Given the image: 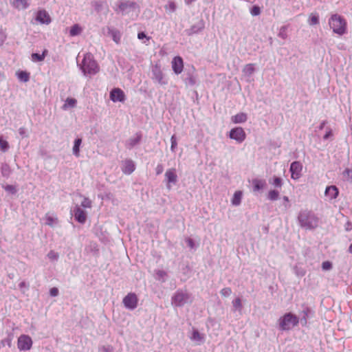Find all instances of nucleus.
<instances>
[{"label": "nucleus", "instance_id": "nucleus-39", "mask_svg": "<svg viewBox=\"0 0 352 352\" xmlns=\"http://www.w3.org/2000/svg\"><path fill=\"white\" fill-rule=\"evenodd\" d=\"M104 6H107V4L104 1H96L94 4V8L98 12H101Z\"/></svg>", "mask_w": 352, "mask_h": 352}, {"label": "nucleus", "instance_id": "nucleus-6", "mask_svg": "<svg viewBox=\"0 0 352 352\" xmlns=\"http://www.w3.org/2000/svg\"><path fill=\"white\" fill-rule=\"evenodd\" d=\"M279 322L282 330H289L298 323V319L291 314H287L280 318Z\"/></svg>", "mask_w": 352, "mask_h": 352}, {"label": "nucleus", "instance_id": "nucleus-25", "mask_svg": "<svg viewBox=\"0 0 352 352\" xmlns=\"http://www.w3.org/2000/svg\"><path fill=\"white\" fill-rule=\"evenodd\" d=\"M12 3L17 9H25L28 6L27 0H13Z\"/></svg>", "mask_w": 352, "mask_h": 352}, {"label": "nucleus", "instance_id": "nucleus-22", "mask_svg": "<svg viewBox=\"0 0 352 352\" xmlns=\"http://www.w3.org/2000/svg\"><path fill=\"white\" fill-rule=\"evenodd\" d=\"M255 71V65L253 63H249L245 65L243 69V74L244 76L250 77Z\"/></svg>", "mask_w": 352, "mask_h": 352}, {"label": "nucleus", "instance_id": "nucleus-27", "mask_svg": "<svg viewBox=\"0 0 352 352\" xmlns=\"http://www.w3.org/2000/svg\"><path fill=\"white\" fill-rule=\"evenodd\" d=\"M82 29L78 24H74L71 27L69 34L71 36H75L80 34Z\"/></svg>", "mask_w": 352, "mask_h": 352}, {"label": "nucleus", "instance_id": "nucleus-34", "mask_svg": "<svg viewBox=\"0 0 352 352\" xmlns=\"http://www.w3.org/2000/svg\"><path fill=\"white\" fill-rule=\"evenodd\" d=\"M242 197V192L241 191H236L233 196L232 203L234 205H239L241 202V199Z\"/></svg>", "mask_w": 352, "mask_h": 352}, {"label": "nucleus", "instance_id": "nucleus-28", "mask_svg": "<svg viewBox=\"0 0 352 352\" xmlns=\"http://www.w3.org/2000/svg\"><path fill=\"white\" fill-rule=\"evenodd\" d=\"M309 25H316L319 23V16L317 13H311L308 21Z\"/></svg>", "mask_w": 352, "mask_h": 352}, {"label": "nucleus", "instance_id": "nucleus-4", "mask_svg": "<svg viewBox=\"0 0 352 352\" xmlns=\"http://www.w3.org/2000/svg\"><path fill=\"white\" fill-rule=\"evenodd\" d=\"M300 226L306 229L314 228L318 225V219L309 211H302L298 216Z\"/></svg>", "mask_w": 352, "mask_h": 352}, {"label": "nucleus", "instance_id": "nucleus-13", "mask_svg": "<svg viewBox=\"0 0 352 352\" xmlns=\"http://www.w3.org/2000/svg\"><path fill=\"white\" fill-rule=\"evenodd\" d=\"M172 68L173 72L176 74H181L183 71L184 68V62L183 59L180 56H175L173 58L172 62Z\"/></svg>", "mask_w": 352, "mask_h": 352}, {"label": "nucleus", "instance_id": "nucleus-29", "mask_svg": "<svg viewBox=\"0 0 352 352\" xmlns=\"http://www.w3.org/2000/svg\"><path fill=\"white\" fill-rule=\"evenodd\" d=\"M10 148L9 144L3 136H0V151L5 153L8 151Z\"/></svg>", "mask_w": 352, "mask_h": 352}, {"label": "nucleus", "instance_id": "nucleus-9", "mask_svg": "<svg viewBox=\"0 0 352 352\" xmlns=\"http://www.w3.org/2000/svg\"><path fill=\"white\" fill-rule=\"evenodd\" d=\"M32 338L27 335H21L19 337L17 341V346L20 351H28L32 346Z\"/></svg>", "mask_w": 352, "mask_h": 352}, {"label": "nucleus", "instance_id": "nucleus-50", "mask_svg": "<svg viewBox=\"0 0 352 352\" xmlns=\"http://www.w3.org/2000/svg\"><path fill=\"white\" fill-rule=\"evenodd\" d=\"M50 294L51 296L55 297L58 295V289L56 287H52L50 290Z\"/></svg>", "mask_w": 352, "mask_h": 352}, {"label": "nucleus", "instance_id": "nucleus-32", "mask_svg": "<svg viewBox=\"0 0 352 352\" xmlns=\"http://www.w3.org/2000/svg\"><path fill=\"white\" fill-rule=\"evenodd\" d=\"M164 8L166 11L168 13H173L175 12L177 6L175 2L173 1H168L164 6Z\"/></svg>", "mask_w": 352, "mask_h": 352}, {"label": "nucleus", "instance_id": "nucleus-46", "mask_svg": "<svg viewBox=\"0 0 352 352\" xmlns=\"http://www.w3.org/2000/svg\"><path fill=\"white\" fill-rule=\"evenodd\" d=\"M100 350L102 351V352H113V349L111 346L110 345H107V346H102L100 347Z\"/></svg>", "mask_w": 352, "mask_h": 352}, {"label": "nucleus", "instance_id": "nucleus-5", "mask_svg": "<svg viewBox=\"0 0 352 352\" xmlns=\"http://www.w3.org/2000/svg\"><path fill=\"white\" fill-rule=\"evenodd\" d=\"M191 302L190 296L186 292L177 291L172 297L171 303L175 307H182Z\"/></svg>", "mask_w": 352, "mask_h": 352}, {"label": "nucleus", "instance_id": "nucleus-2", "mask_svg": "<svg viewBox=\"0 0 352 352\" xmlns=\"http://www.w3.org/2000/svg\"><path fill=\"white\" fill-rule=\"evenodd\" d=\"M80 67L85 75H94L99 70L97 63L90 53L84 56L82 63L80 64Z\"/></svg>", "mask_w": 352, "mask_h": 352}, {"label": "nucleus", "instance_id": "nucleus-53", "mask_svg": "<svg viewBox=\"0 0 352 352\" xmlns=\"http://www.w3.org/2000/svg\"><path fill=\"white\" fill-rule=\"evenodd\" d=\"M155 170L157 175H160L164 170L163 166L162 164H158L155 168Z\"/></svg>", "mask_w": 352, "mask_h": 352}, {"label": "nucleus", "instance_id": "nucleus-40", "mask_svg": "<svg viewBox=\"0 0 352 352\" xmlns=\"http://www.w3.org/2000/svg\"><path fill=\"white\" fill-rule=\"evenodd\" d=\"M279 197V192L277 190H272L268 192V198L270 200H276Z\"/></svg>", "mask_w": 352, "mask_h": 352}, {"label": "nucleus", "instance_id": "nucleus-19", "mask_svg": "<svg viewBox=\"0 0 352 352\" xmlns=\"http://www.w3.org/2000/svg\"><path fill=\"white\" fill-rule=\"evenodd\" d=\"M338 195V190L335 186H331L326 188L325 190V196L329 199H333L336 198Z\"/></svg>", "mask_w": 352, "mask_h": 352}, {"label": "nucleus", "instance_id": "nucleus-54", "mask_svg": "<svg viewBox=\"0 0 352 352\" xmlns=\"http://www.w3.org/2000/svg\"><path fill=\"white\" fill-rule=\"evenodd\" d=\"M138 38L139 39H143L144 38H146L147 40L149 39V37H147L146 34L144 32H138Z\"/></svg>", "mask_w": 352, "mask_h": 352}, {"label": "nucleus", "instance_id": "nucleus-49", "mask_svg": "<svg viewBox=\"0 0 352 352\" xmlns=\"http://www.w3.org/2000/svg\"><path fill=\"white\" fill-rule=\"evenodd\" d=\"M272 184L274 186H276V187H281V186H282V181H281V179L280 178L275 177L274 179V180H273Z\"/></svg>", "mask_w": 352, "mask_h": 352}, {"label": "nucleus", "instance_id": "nucleus-16", "mask_svg": "<svg viewBox=\"0 0 352 352\" xmlns=\"http://www.w3.org/2000/svg\"><path fill=\"white\" fill-rule=\"evenodd\" d=\"M36 20L42 24H49L51 22L50 16L45 10L38 11Z\"/></svg>", "mask_w": 352, "mask_h": 352}, {"label": "nucleus", "instance_id": "nucleus-62", "mask_svg": "<svg viewBox=\"0 0 352 352\" xmlns=\"http://www.w3.org/2000/svg\"><path fill=\"white\" fill-rule=\"evenodd\" d=\"M284 199L286 200V201H288V198L287 197H285Z\"/></svg>", "mask_w": 352, "mask_h": 352}, {"label": "nucleus", "instance_id": "nucleus-47", "mask_svg": "<svg viewBox=\"0 0 352 352\" xmlns=\"http://www.w3.org/2000/svg\"><path fill=\"white\" fill-rule=\"evenodd\" d=\"M156 275H157L158 279L164 280V278L166 276V273L163 270H158L156 272Z\"/></svg>", "mask_w": 352, "mask_h": 352}, {"label": "nucleus", "instance_id": "nucleus-48", "mask_svg": "<svg viewBox=\"0 0 352 352\" xmlns=\"http://www.w3.org/2000/svg\"><path fill=\"white\" fill-rule=\"evenodd\" d=\"M19 133L20 134V135L22 138H28V134L27 133V131H26L25 128H24V127L19 128Z\"/></svg>", "mask_w": 352, "mask_h": 352}, {"label": "nucleus", "instance_id": "nucleus-37", "mask_svg": "<svg viewBox=\"0 0 352 352\" xmlns=\"http://www.w3.org/2000/svg\"><path fill=\"white\" fill-rule=\"evenodd\" d=\"M80 206L84 208H91L92 202L89 198L84 197Z\"/></svg>", "mask_w": 352, "mask_h": 352}, {"label": "nucleus", "instance_id": "nucleus-42", "mask_svg": "<svg viewBox=\"0 0 352 352\" xmlns=\"http://www.w3.org/2000/svg\"><path fill=\"white\" fill-rule=\"evenodd\" d=\"M250 14L252 16H258L261 14V8L258 6H254L250 9Z\"/></svg>", "mask_w": 352, "mask_h": 352}, {"label": "nucleus", "instance_id": "nucleus-58", "mask_svg": "<svg viewBox=\"0 0 352 352\" xmlns=\"http://www.w3.org/2000/svg\"><path fill=\"white\" fill-rule=\"evenodd\" d=\"M187 243H188V245L190 248H193V242H192V239H187Z\"/></svg>", "mask_w": 352, "mask_h": 352}, {"label": "nucleus", "instance_id": "nucleus-18", "mask_svg": "<svg viewBox=\"0 0 352 352\" xmlns=\"http://www.w3.org/2000/svg\"><path fill=\"white\" fill-rule=\"evenodd\" d=\"M190 339L197 344H201L204 340V336L197 330L193 329L190 336Z\"/></svg>", "mask_w": 352, "mask_h": 352}, {"label": "nucleus", "instance_id": "nucleus-36", "mask_svg": "<svg viewBox=\"0 0 352 352\" xmlns=\"http://www.w3.org/2000/svg\"><path fill=\"white\" fill-rule=\"evenodd\" d=\"M140 140V136H137V137L131 138L128 140L126 145H127L128 148H131L133 147L134 146H135L136 144H138L139 143Z\"/></svg>", "mask_w": 352, "mask_h": 352}, {"label": "nucleus", "instance_id": "nucleus-57", "mask_svg": "<svg viewBox=\"0 0 352 352\" xmlns=\"http://www.w3.org/2000/svg\"><path fill=\"white\" fill-rule=\"evenodd\" d=\"M332 135V132L331 131L326 133V134L324 135V139H327L329 137Z\"/></svg>", "mask_w": 352, "mask_h": 352}, {"label": "nucleus", "instance_id": "nucleus-52", "mask_svg": "<svg viewBox=\"0 0 352 352\" xmlns=\"http://www.w3.org/2000/svg\"><path fill=\"white\" fill-rule=\"evenodd\" d=\"M331 264L330 262L326 261L322 263V269L324 270H328L331 269Z\"/></svg>", "mask_w": 352, "mask_h": 352}, {"label": "nucleus", "instance_id": "nucleus-15", "mask_svg": "<svg viewBox=\"0 0 352 352\" xmlns=\"http://www.w3.org/2000/svg\"><path fill=\"white\" fill-rule=\"evenodd\" d=\"M302 170V165L298 162H294L291 164L290 171L292 173V178L297 179L300 177Z\"/></svg>", "mask_w": 352, "mask_h": 352}, {"label": "nucleus", "instance_id": "nucleus-59", "mask_svg": "<svg viewBox=\"0 0 352 352\" xmlns=\"http://www.w3.org/2000/svg\"><path fill=\"white\" fill-rule=\"evenodd\" d=\"M6 76L3 74L0 73V82L6 81Z\"/></svg>", "mask_w": 352, "mask_h": 352}, {"label": "nucleus", "instance_id": "nucleus-44", "mask_svg": "<svg viewBox=\"0 0 352 352\" xmlns=\"http://www.w3.org/2000/svg\"><path fill=\"white\" fill-rule=\"evenodd\" d=\"M3 188L5 190L8 192L9 193L15 194L16 192V189L15 186L12 185H6Z\"/></svg>", "mask_w": 352, "mask_h": 352}, {"label": "nucleus", "instance_id": "nucleus-12", "mask_svg": "<svg viewBox=\"0 0 352 352\" xmlns=\"http://www.w3.org/2000/svg\"><path fill=\"white\" fill-rule=\"evenodd\" d=\"M125 98V94L122 89H112L110 92V99L113 102H124Z\"/></svg>", "mask_w": 352, "mask_h": 352}, {"label": "nucleus", "instance_id": "nucleus-60", "mask_svg": "<svg viewBox=\"0 0 352 352\" xmlns=\"http://www.w3.org/2000/svg\"><path fill=\"white\" fill-rule=\"evenodd\" d=\"M194 0H185V3L188 5L190 4Z\"/></svg>", "mask_w": 352, "mask_h": 352}, {"label": "nucleus", "instance_id": "nucleus-1", "mask_svg": "<svg viewBox=\"0 0 352 352\" xmlns=\"http://www.w3.org/2000/svg\"><path fill=\"white\" fill-rule=\"evenodd\" d=\"M139 8L138 4L135 1L131 0H119L113 7L115 12L122 16H133L135 12L138 15Z\"/></svg>", "mask_w": 352, "mask_h": 352}, {"label": "nucleus", "instance_id": "nucleus-21", "mask_svg": "<svg viewBox=\"0 0 352 352\" xmlns=\"http://www.w3.org/2000/svg\"><path fill=\"white\" fill-rule=\"evenodd\" d=\"M76 104H77V100L75 98H67L65 100V103L62 107V109L63 110L66 111L69 109L74 108L76 106Z\"/></svg>", "mask_w": 352, "mask_h": 352}, {"label": "nucleus", "instance_id": "nucleus-51", "mask_svg": "<svg viewBox=\"0 0 352 352\" xmlns=\"http://www.w3.org/2000/svg\"><path fill=\"white\" fill-rule=\"evenodd\" d=\"M1 344L3 346L7 345L10 347L12 344V339L10 338H7L1 341Z\"/></svg>", "mask_w": 352, "mask_h": 352}, {"label": "nucleus", "instance_id": "nucleus-7", "mask_svg": "<svg viewBox=\"0 0 352 352\" xmlns=\"http://www.w3.org/2000/svg\"><path fill=\"white\" fill-rule=\"evenodd\" d=\"M164 177L166 182V188L168 190H170L172 185L176 184L177 182V174L176 169L175 168L167 169L165 172Z\"/></svg>", "mask_w": 352, "mask_h": 352}, {"label": "nucleus", "instance_id": "nucleus-35", "mask_svg": "<svg viewBox=\"0 0 352 352\" xmlns=\"http://www.w3.org/2000/svg\"><path fill=\"white\" fill-rule=\"evenodd\" d=\"M45 52H46V51L45 50L43 52V53L41 54H38V53H33L32 54V60L36 61V62H40V61L43 60L45 58Z\"/></svg>", "mask_w": 352, "mask_h": 352}, {"label": "nucleus", "instance_id": "nucleus-24", "mask_svg": "<svg viewBox=\"0 0 352 352\" xmlns=\"http://www.w3.org/2000/svg\"><path fill=\"white\" fill-rule=\"evenodd\" d=\"M247 120V116L244 113H239L232 117V120L235 124L243 123Z\"/></svg>", "mask_w": 352, "mask_h": 352}, {"label": "nucleus", "instance_id": "nucleus-38", "mask_svg": "<svg viewBox=\"0 0 352 352\" xmlns=\"http://www.w3.org/2000/svg\"><path fill=\"white\" fill-rule=\"evenodd\" d=\"M287 26L286 25L280 27L278 36L283 39H286L287 37Z\"/></svg>", "mask_w": 352, "mask_h": 352}, {"label": "nucleus", "instance_id": "nucleus-11", "mask_svg": "<svg viewBox=\"0 0 352 352\" xmlns=\"http://www.w3.org/2000/svg\"><path fill=\"white\" fill-rule=\"evenodd\" d=\"M75 219L80 223H84L87 219V214L80 206L76 205L73 210Z\"/></svg>", "mask_w": 352, "mask_h": 352}, {"label": "nucleus", "instance_id": "nucleus-45", "mask_svg": "<svg viewBox=\"0 0 352 352\" xmlns=\"http://www.w3.org/2000/svg\"><path fill=\"white\" fill-rule=\"evenodd\" d=\"M170 142H171V146H170V150L174 152L177 146V140H176V138L175 136L173 135H172L171 138H170Z\"/></svg>", "mask_w": 352, "mask_h": 352}, {"label": "nucleus", "instance_id": "nucleus-31", "mask_svg": "<svg viewBox=\"0 0 352 352\" xmlns=\"http://www.w3.org/2000/svg\"><path fill=\"white\" fill-rule=\"evenodd\" d=\"M252 183L254 184V191H258V190L263 188L265 186V182L264 181L258 180V179H254L252 181Z\"/></svg>", "mask_w": 352, "mask_h": 352}, {"label": "nucleus", "instance_id": "nucleus-14", "mask_svg": "<svg viewBox=\"0 0 352 352\" xmlns=\"http://www.w3.org/2000/svg\"><path fill=\"white\" fill-rule=\"evenodd\" d=\"M135 166L133 160H126L122 162V170L126 175H130L135 170Z\"/></svg>", "mask_w": 352, "mask_h": 352}, {"label": "nucleus", "instance_id": "nucleus-26", "mask_svg": "<svg viewBox=\"0 0 352 352\" xmlns=\"http://www.w3.org/2000/svg\"><path fill=\"white\" fill-rule=\"evenodd\" d=\"M153 74L154 76V79L156 81H157L159 83L162 84L163 83V82H162L163 76H162V73L161 70L160 69V68H158L157 67H155L153 69Z\"/></svg>", "mask_w": 352, "mask_h": 352}, {"label": "nucleus", "instance_id": "nucleus-56", "mask_svg": "<svg viewBox=\"0 0 352 352\" xmlns=\"http://www.w3.org/2000/svg\"><path fill=\"white\" fill-rule=\"evenodd\" d=\"M5 39H6V36H5L4 33L1 30H0V46L3 44Z\"/></svg>", "mask_w": 352, "mask_h": 352}, {"label": "nucleus", "instance_id": "nucleus-17", "mask_svg": "<svg viewBox=\"0 0 352 352\" xmlns=\"http://www.w3.org/2000/svg\"><path fill=\"white\" fill-rule=\"evenodd\" d=\"M204 28V24L202 21H198L196 24L191 26L190 29L186 30L188 35H192L200 32Z\"/></svg>", "mask_w": 352, "mask_h": 352}, {"label": "nucleus", "instance_id": "nucleus-20", "mask_svg": "<svg viewBox=\"0 0 352 352\" xmlns=\"http://www.w3.org/2000/svg\"><path fill=\"white\" fill-rule=\"evenodd\" d=\"M108 34L111 36L115 43L117 44L120 43L121 38V34L120 31L113 28H108Z\"/></svg>", "mask_w": 352, "mask_h": 352}, {"label": "nucleus", "instance_id": "nucleus-3", "mask_svg": "<svg viewBox=\"0 0 352 352\" xmlns=\"http://www.w3.org/2000/svg\"><path fill=\"white\" fill-rule=\"evenodd\" d=\"M329 25L335 34L343 35L346 32V22L345 19L338 14H332L329 20Z\"/></svg>", "mask_w": 352, "mask_h": 352}, {"label": "nucleus", "instance_id": "nucleus-33", "mask_svg": "<svg viewBox=\"0 0 352 352\" xmlns=\"http://www.w3.org/2000/svg\"><path fill=\"white\" fill-rule=\"evenodd\" d=\"M16 75L21 82H27L29 80V74L25 71H19L16 73Z\"/></svg>", "mask_w": 352, "mask_h": 352}, {"label": "nucleus", "instance_id": "nucleus-55", "mask_svg": "<svg viewBox=\"0 0 352 352\" xmlns=\"http://www.w3.org/2000/svg\"><path fill=\"white\" fill-rule=\"evenodd\" d=\"M234 306L236 307V308H239V309H241V300L240 299L237 298L234 300Z\"/></svg>", "mask_w": 352, "mask_h": 352}, {"label": "nucleus", "instance_id": "nucleus-30", "mask_svg": "<svg viewBox=\"0 0 352 352\" xmlns=\"http://www.w3.org/2000/svg\"><path fill=\"white\" fill-rule=\"evenodd\" d=\"M45 221L46 225L52 227L54 224H56L58 222V219L52 215L46 214Z\"/></svg>", "mask_w": 352, "mask_h": 352}, {"label": "nucleus", "instance_id": "nucleus-10", "mask_svg": "<svg viewBox=\"0 0 352 352\" xmlns=\"http://www.w3.org/2000/svg\"><path fill=\"white\" fill-rule=\"evenodd\" d=\"M230 138L238 142H242L246 138L245 133L241 127H236L230 131Z\"/></svg>", "mask_w": 352, "mask_h": 352}, {"label": "nucleus", "instance_id": "nucleus-61", "mask_svg": "<svg viewBox=\"0 0 352 352\" xmlns=\"http://www.w3.org/2000/svg\"><path fill=\"white\" fill-rule=\"evenodd\" d=\"M349 250L352 254V244L349 246Z\"/></svg>", "mask_w": 352, "mask_h": 352}, {"label": "nucleus", "instance_id": "nucleus-8", "mask_svg": "<svg viewBox=\"0 0 352 352\" xmlns=\"http://www.w3.org/2000/svg\"><path fill=\"white\" fill-rule=\"evenodd\" d=\"M138 298L135 293H129L122 300L124 306L130 310L135 309L138 306Z\"/></svg>", "mask_w": 352, "mask_h": 352}, {"label": "nucleus", "instance_id": "nucleus-41", "mask_svg": "<svg viewBox=\"0 0 352 352\" xmlns=\"http://www.w3.org/2000/svg\"><path fill=\"white\" fill-rule=\"evenodd\" d=\"M1 173L4 177H8L10 173V169L8 164H3L1 166Z\"/></svg>", "mask_w": 352, "mask_h": 352}, {"label": "nucleus", "instance_id": "nucleus-23", "mask_svg": "<svg viewBox=\"0 0 352 352\" xmlns=\"http://www.w3.org/2000/svg\"><path fill=\"white\" fill-rule=\"evenodd\" d=\"M82 144V139L81 138H77L74 140V146L72 148V153L73 154L78 157L80 156V147Z\"/></svg>", "mask_w": 352, "mask_h": 352}, {"label": "nucleus", "instance_id": "nucleus-43", "mask_svg": "<svg viewBox=\"0 0 352 352\" xmlns=\"http://www.w3.org/2000/svg\"><path fill=\"white\" fill-rule=\"evenodd\" d=\"M47 257L51 261H57L59 257V255L57 252L52 250L49 252V253L47 254Z\"/></svg>", "mask_w": 352, "mask_h": 352}]
</instances>
